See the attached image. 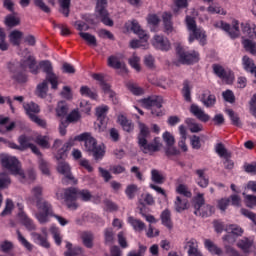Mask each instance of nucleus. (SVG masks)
<instances>
[{
  "instance_id": "nucleus-54",
  "label": "nucleus",
  "mask_w": 256,
  "mask_h": 256,
  "mask_svg": "<svg viewBox=\"0 0 256 256\" xmlns=\"http://www.w3.org/2000/svg\"><path fill=\"white\" fill-rule=\"evenodd\" d=\"M253 246V242L248 238H243L238 242V247L244 251V253H249V249Z\"/></svg>"
},
{
  "instance_id": "nucleus-22",
  "label": "nucleus",
  "mask_w": 256,
  "mask_h": 256,
  "mask_svg": "<svg viewBox=\"0 0 256 256\" xmlns=\"http://www.w3.org/2000/svg\"><path fill=\"white\" fill-rule=\"evenodd\" d=\"M215 213V208L209 204L202 206L199 210L194 211L197 217H211Z\"/></svg>"
},
{
  "instance_id": "nucleus-64",
  "label": "nucleus",
  "mask_w": 256,
  "mask_h": 256,
  "mask_svg": "<svg viewBox=\"0 0 256 256\" xmlns=\"http://www.w3.org/2000/svg\"><path fill=\"white\" fill-rule=\"evenodd\" d=\"M228 231H230L236 237H241V235H243V228L236 224H231Z\"/></svg>"
},
{
  "instance_id": "nucleus-31",
  "label": "nucleus",
  "mask_w": 256,
  "mask_h": 256,
  "mask_svg": "<svg viewBox=\"0 0 256 256\" xmlns=\"http://www.w3.org/2000/svg\"><path fill=\"white\" fill-rule=\"evenodd\" d=\"M49 91V80H44L42 83L37 85L36 95L40 99H45L47 97V92Z\"/></svg>"
},
{
  "instance_id": "nucleus-3",
  "label": "nucleus",
  "mask_w": 256,
  "mask_h": 256,
  "mask_svg": "<svg viewBox=\"0 0 256 256\" xmlns=\"http://www.w3.org/2000/svg\"><path fill=\"white\" fill-rule=\"evenodd\" d=\"M74 141H84V150L92 155L94 161L99 163L105 157V147L97 144V139L85 132L74 137Z\"/></svg>"
},
{
  "instance_id": "nucleus-27",
  "label": "nucleus",
  "mask_w": 256,
  "mask_h": 256,
  "mask_svg": "<svg viewBox=\"0 0 256 256\" xmlns=\"http://www.w3.org/2000/svg\"><path fill=\"white\" fill-rule=\"evenodd\" d=\"M118 122L126 133H131L135 129L133 122L123 115L118 116Z\"/></svg>"
},
{
  "instance_id": "nucleus-30",
  "label": "nucleus",
  "mask_w": 256,
  "mask_h": 256,
  "mask_svg": "<svg viewBox=\"0 0 256 256\" xmlns=\"http://www.w3.org/2000/svg\"><path fill=\"white\" fill-rule=\"evenodd\" d=\"M80 95L84 97H89L93 101H97L99 95L97 94V90L89 88V86H81Z\"/></svg>"
},
{
  "instance_id": "nucleus-35",
  "label": "nucleus",
  "mask_w": 256,
  "mask_h": 256,
  "mask_svg": "<svg viewBox=\"0 0 256 256\" xmlns=\"http://www.w3.org/2000/svg\"><path fill=\"white\" fill-rule=\"evenodd\" d=\"M66 249L67 251L64 252V256H78L83 255V249L81 247H74L71 242L66 243Z\"/></svg>"
},
{
  "instance_id": "nucleus-62",
  "label": "nucleus",
  "mask_w": 256,
  "mask_h": 256,
  "mask_svg": "<svg viewBox=\"0 0 256 256\" xmlns=\"http://www.w3.org/2000/svg\"><path fill=\"white\" fill-rule=\"evenodd\" d=\"M230 203H231V199L222 198V199L218 200L217 207H218V209H220V211L225 213L227 211V207H229Z\"/></svg>"
},
{
  "instance_id": "nucleus-16",
  "label": "nucleus",
  "mask_w": 256,
  "mask_h": 256,
  "mask_svg": "<svg viewBox=\"0 0 256 256\" xmlns=\"http://www.w3.org/2000/svg\"><path fill=\"white\" fill-rule=\"evenodd\" d=\"M152 45L155 47V49H159L160 51H169V49H171V43L169 40L160 35L154 36Z\"/></svg>"
},
{
  "instance_id": "nucleus-52",
  "label": "nucleus",
  "mask_w": 256,
  "mask_h": 256,
  "mask_svg": "<svg viewBox=\"0 0 256 256\" xmlns=\"http://www.w3.org/2000/svg\"><path fill=\"white\" fill-rule=\"evenodd\" d=\"M50 233H51L56 245H61L63 238H61V231L59 230V228L52 226L50 228Z\"/></svg>"
},
{
  "instance_id": "nucleus-23",
  "label": "nucleus",
  "mask_w": 256,
  "mask_h": 256,
  "mask_svg": "<svg viewBox=\"0 0 256 256\" xmlns=\"http://www.w3.org/2000/svg\"><path fill=\"white\" fill-rule=\"evenodd\" d=\"M23 108L24 111H26V115H28L29 119H31V117H35L37 113L41 112L39 105L35 104L34 102L24 103Z\"/></svg>"
},
{
  "instance_id": "nucleus-32",
  "label": "nucleus",
  "mask_w": 256,
  "mask_h": 256,
  "mask_svg": "<svg viewBox=\"0 0 256 256\" xmlns=\"http://www.w3.org/2000/svg\"><path fill=\"white\" fill-rule=\"evenodd\" d=\"M185 123L192 133H201L203 131V125L197 123L193 118H186Z\"/></svg>"
},
{
  "instance_id": "nucleus-37",
  "label": "nucleus",
  "mask_w": 256,
  "mask_h": 256,
  "mask_svg": "<svg viewBox=\"0 0 256 256\" xmlns=\"http://www.w3.org/2000/svg\"><path fill=\"white\" fill-rule=\"evenodd\" d=\"M188 204H189V200H187L186 198H182L180 196H177L176 201L174 203L175 211L177 213H181V212L185 211V209H187Z\"/></svg>"
},
{
  "instance_id": "nucleus-17",
  "label": "nucleus",
  "mask_w": 256,
  "mask_h": 256,
  "mask_svg": "<svg viewBox=\"0 0 256 256\" xmlns=\"http://www.w3.org/2000/svg\"><path fill=\"white\" fill-rule=\"evenodd\" d=\"M200 101L204 105V107H207V109H211V107H215V103H217V97H215V95L212 94L210 90H204L201 95Z\"/></svg>"
},
{
  "instance_id": "nucleus-55",
  "label": "nucleus",
  "mask_w": 256,
  "mask_h": 256,
  "mask_svg": "<svg viewBox=\"0 0 256 256\" xmlns=\"http://www.w3.org/2000/svg\"><path fill=\"white\" fill-rule=\"evenodd\" d=\"M126 87L131 91V93H133V95H143L144 93L143 88L133 82H128Z\"/></svg>"
},
{
  "instance_id": "nucleus-56",
  "label": "nucleus",
  "mask_w": 256,
  "mask_h": 256,
  "mask_svg": "<svg viewBox=\"0 0 256 256\" xmlns=\"http://www.w3.org/2000/svg\"><path fill=\"white\" fill-rule=\"evenodd\" d=\"M36 143L43 149H49L51 145H49V137L48 136H37Z\"/></svg>"
},
{
  "instance_id": "nucleus-14",
  "label": "nucleus",
  "mask_w": 256,
  "mask_h": 256,
  "mask_svg": "<svg viewBox=\"0 0 256 256\" xmlns=\"http://www.w3.org/2000/svg\"><path fill=\"white\" fill-rule=\"evenodd\" d=\"M189 111L191 115L196 117V119H198V121H201L202 123H207V121L211 119V116L205 113V110L201 109V107H199V105L197 104L190 105Z\"/></svg>"
},
{
  "instance_id": "nucleus-48",
  "label": "nucleus",
  "mask_w": 256,
  "mask_h": 256,
  "mask_svg": "<svg viewBox=\"0 0 256 256\" xmlns=\"http://www.w3.org/2000/svg\"><path fill=\"white\" fill-rule=\"evenodd\" d=\"M4 24L6 25V27L12 29V27H17V25H21V19L13 15H8L4 20Z\"/></svg>"
},
{
  "instance_id": "nucleus-50",
  "label": "nucleus",
  "mask_w": 256,
  "mask_h": 256,
  "mask_svg": "<svg viewBox=\"0 0 256 256\" xmlns=\"http://www.w3.org/2000/svg\"><path fill=\"white\" fill-rule=\"evenodd\" d=\"M93 239V233L91 232H84L82 234V241L85 247H87L88 249H91V247H93Z\"/></svg>"
},
{
  "instance_id": "nucleus-58",
  "label": "nucleus",
  "mask_w": 256,
  "mask_h": 256,
  "mask_svg": "<svg viewBox=\"0 0 256 256\" xmlns=\"http://www.w3.org/2000/svg\"><path fill=\"white\" fill-rule=\"evenodd\" d=\"M166 157H177V155H181V151L177 149L175 146H166L165 149Z\"/></svg>"
},
{
  "instance_id": "nucleus-45",
  "label": "nucleus",
  "mask_w": 256,
  "mask_h": 256,
  "mask_svg": "<svg viewBox=\"0 0 256 256\" xmlns=\"http://www.w3.org/2000/svg\"><path fill=\"white\" fill-rule=\"evenodd\" d=\"M67 113H69V106H67V102L65 101L58 102L56 107V115L58 117H65Z\"/></svg>"
},
{
  "instance_id": "nucleus-15",
  "label": "nucleus",
  "mask_w": 256,
  "mask_h": 256,
  "mask_svg": "<svg viewBox=\"0 0 256 256\" xmlns=\"http://www.w3.org/2000/svg\"><path fill=\"white\" fill-rule=\"evenodd\" d=\"M20 212L18 213V217L20 218V221L26 227L28 231H35L37 229V226H35V223H33V220L31 218L27 217V214L23 211V204L18 203L17 204Z\"/></svg>"
},
{
  "instance_id": "nucleus-42",
  "label": "nucleus",
  "mask_w": 256,
  "mask_h": 256,
  "mask_svg": "<svg viewBox=\"0 0 256 256\" xmlns=\"http://www.w3.org/2000/svg\"><path fill=\"white\" fill-rule=\"evenodd\" d=\"M242 45L248 53H251V55L256 56V42L250 39H244L242 41Z\"/></svg>"
},
{
  "instance_id": "nucleus-20",
  "label": "nucleus",
  "mask_w": 256,
  "mask_h": 256,
  "mask_svg": "<svg viewBox=\"0 0 256 256\" xmlns=\"http://www.w3.org/2000/svg\"><path fill=\"white\" fill-rule=\"evenodd\" d=\"M31 237L36 243V245H39L40 247H43L44 249H51V243H49V237L43 236L40 233L32 232Z\"/></svg>"
},
{
  "instance_id": "nucleus-46",
  "label": "nucleus",
  "mask_w": 256,
  "mask_h": 256,
  "mask_svg": "<svg viewBox=\"0 0 256 256\" xmlns=\"http://www.w3.org/2000/svg\"><path fill=\"white\" fill-rule=\"evenodd\" d=\"M195 211H199L202 207H205V195L203 193H198L193 200Z\"/></svg>"
},
{
  "instance_id": "nucleus-49",
  "label": "nucleus",
  "mask_w": 256,
  "mask_h": 256,
  "mask_svg": "<svg viewBox=\"0 0 256 256\" xmlns=\"http://www.w3.org/2000/svg\"><path fill=\"white\" fill-rule=\"evenodd\" d=\"M129 223L132 225L134 231L141 232L145 229V223L139 219H135L133 217L129 218Z\"/></svg>"
},
{
  "instance_id": "nucleus-57",
  "label": "nucleus",
  "mask_w": 256,
  "mask_h": 256,
  "mask_svg": "<svg viewBox=\"0 0 256 256\" xmlns=\"http://www.w3.org/2000/svg\"><path fill=\"white\" fill-rule=\"evenodd\" d=\"M18 241L21 242V245L27 249V251H33V244H30L29 241L21 234V231L17 230Z\"/></svg>"
},
{
  "instance_id": "nucleus-33",
  "label": "nucleus",
  "mask_w": 256,
  "mask_h": 256,
  "mask_svg": "<svg viewBox=\"0 0 256 256\" xmlns=\"http://www.w3.org/2000/svg\"><path fill=\"white\" fill-rule=\"evenodd\" d=\"M205 247L211 255L223 256V250L215 245L213 241L205 240Z\"/></svg>"
},
{
  "instance_id": "nucleus-41",
  "label": "nucleus",
  "mask_w": 256,
  "mask_h": 256,
  "mask_svg": "<svg viewBox=\"0 0 256 256\" xmlns=\"http://www.w3.org/2000/svg\"><path fill=\"white\" fill-rule=\"evenodd\" d=\"M226 113L232 122V125L235 127H242L243 123H241V118H239V114L235 113L232 109H227Z\"/></svg>"
},
{
  "instance_id": "nucleus-44",
  "label": "nucleus",
  "mask_w": 256,
  "mask_h": 256,
  "mask_svg": "<svg viewBox=\"0 0 256 256\" xmlns=\"http://www.w3.org/2000/svg\"><path fill=\"white\" fill-rule=\"evenodd\" d=\"M38 167L43 175H51L50 164L47 160L43 159V157H39L38 159Z\"/></svg>"
},
{
  "instance_id": "nucleus-25",
  "label": "nucleus",
  "mask_w": 256,
  "mask_h": 256,
  "mask_svg": "<svg viewBox=\"0 0 256 256\" xmlns=\"http://www.w3.org/2000/svg\"><path fill=\"white\" fill-rule=\"evenodd\" d=\"M8 38H9L10 43L14 47H19V45H21V39H23V32H21L19 30H13L8 35Z\"/></svg>"
},
{
  "instance_id": "nucleus-19",
  "label": "nucleus",
  "mask_w": 256,
  "mask_h": 256,
  "mask_svg": "<svg viewBox=\"0 0 256 256\" xmlns=\"http://www.w3.org/2000/svg\"><path fill=\"white\" fill-rule=\"evenodd\" d=\"M221 27H222L223 31L228 33V35L231 39H237V37H239V35H240L239 22H237V21L234 22L232 27L228 23L222 22Z\"/></svg>"
},
{
  "instance_id": "nucleus-29",
  "label": "nucleus",
  "mask_w": 256,
  "mask_h": 256,
  "mask_svg": "<svg viewBox=\"0 0 256 256\" xmlns=\"http://www.w3.org/2000/svg\"><path fill=\"white\" fill-rule=\"evenodd\" d=\"M242 33L246 35V37H250L251 39H256V25L255 24H241Z\"/></svg>"
},
{
  "instance_id": "nucleus-9",
  "label": "nucleus",
  "mask_w": 256,
  "mask_h": 256,
  "mask_svg": "<svg viewBox=\"0 0 256 256\" xmlns=\"http://www.w3.org/2000/svg\"><path fill=\"white\" fill-rule=\"evenodd\" d=\"M57 199H64L66 203V207L70 209V211H76L78 209L79 204H77V199H79V190L75 187H70L64 189V195L56 193Z\"/></svg>"
},
{
  "instance_id": "nucleus-39",
  "label": "nucleus",
  "mask_w": 256,
  "mask_h": 256,
  "mask_svg": "<svg viewBox=\"0 0 256 256\" xmlns=\"http://www.w3.org/2000/svg\"><path fill=\"white\" fill-rule=\"evenodd\" d=\"M79 35L81 39H83L84 41H86V43H88V45L92 47H97V38L95 37V35L89 32H79Z\"/></svg>"
},
{
  "instance_id": "nucleus-36",
  "label": "nucleus",
  "mask_w": 256,
  "mask_h": 256,
  "mask_svg": "<svg viewBox=\"0 0 256 256\" xmlns=\"http://www.w3.org/2000/svg\"><path fill=\"white\" fill-rule=\"evenodd\" d=\"M212 67H213V72L220 79H231V73H227V71H225V68H223V66L214 64Z\"/></svg>"
},
{
  "instance_id": "nucleus-18",
  "label": "nucleus",
  "mask_w": 256,
  "mask_h": 256,
  "mask_svg": "<svg viewBox=\"0 0 256 256\" xmlns=\"http://www.w3.org/2000/svg\"><path fill=\"white\" fill-rule=\"evenodd\" d=\"M109 111V106L104 105L96 108V117L99 122V127H107V112Z\"/></svg>"
},
{
  "instance_id": "nucleus-53",
  "label": "nucleus",
  "mask_w": 256,
  "mask_h": 256,
  "mask_svg": "<svg viewBox=\"0 0 256 256\" xmlns=\"http://www.w3.org/2000/svg\"><path fill=\"white\" fill-rule=\"evenodd\" d=\"M215 151L219 155V157H223L224 159L226 157H231V152L227 151V148H225V145H223V143H218L216 145Z\"/></svg>"
},
{
  "instance_id": "nucleus-4",
  "label": "nucleus",
  "mask_w": 256,
  "mask_h": 256,
  "mask_svg": "<svg viewBox=\"0 0 256 256\" xmlns=\"http://www.w3.org/2000/svg\"><path fill=\"white\" fill-rule=\"evenodd\" d=\"M36 207L38 212L35 213V217L38 223H40V225L49 223V217H53L55 214L53 212V205H51L50 202L44 198H38L36 201Z\"/></svg>"
},
{
  "instance_id": "nucleus-5",
  "label": "nucleus",
  "mask_w": 256,
  "mask_h": 256,
  "mask_svg": "<svg viewBox=\"0 0 256 256\" xmlns=\"http://www.w3.org/2000/svg\"><path fill=\"white\" fill-rule=\"evenodd\" d=\"M0 164L4 169L10 171L12 175H19L22 179H25V173L21 169V162H19L17 157L1 154Z\"/></svg>"
},
{
  "instance_id": "nucleus-28",
  "label": "nucleus",
  "mask_w": 256,
  "mask_h": 256,
  "mask_svg": "<svg viewBox=\"0 0 256 256\" xmlns=\"http://www.w3.org/2000/svg\"><path fill=\"white\" fill-rule=\"evenodd\" d=\"M160 219L164 227H167V229L170 230L173 229V221L171 220V211L169 209H165L164 211H162Z\"/></svg>"
},
{
  "instance_id": "nucleus-21",
  "label": "nucleus",
  "mask_w": 256,
  "mask_h": 256,
  "mask_svg": "<svg viewBox=\"0 0 256 256\" xmlns=\"http://www.w3.org/2000/svg\"><path fill=\"white\" fill-rule=\"evenodd\" d=\"M162 21L164 26V33H166V35H171V32L174 31L173 15L169 12H164L162 14Z\"/></svg>"
},
{
  "instance_id": "nucleus-24",
  "label": "nucleus",
  "mask_w": 256,
  "mask_h": 256,
  "mask_svg": "<svg viewBox=\"0 0 256 256\" xmlns=\"http://www.w3.org/2000/svg\"><path fill=\"white\" fill-rule=\"evenodd\" d=\"M73 145H75V139H70L68 142H66L56 154L57 161H60V159H65V157H67V151H69Z\"/></svg>"
},
{
  "instance_id": "nucleus-2",
  "label": "nucleus",
  "mask_w": 256,
  "mask_h": 256,
  "mask_svg": "<svg viewBox=\"0 0 256 256\" xmlns=\"http://www.w3.org/2000/svg\"><path fill=\"white\" fill-rule=\"evenodd\" d=\"M138 129L139 133L137 135L138 140V146L141 149L142 152L145 154L147 153H157L161 149V138L155 137L153 139V142H150L147 140L149 139L151 135V130L149 129V126H147L143 122H138Z\"/></svg>"
},
{
  "instance_id": "nucleus-1",
  "label": "nucleus",
  "mask_w": 256,
  "mask_h": 256,
  "mask_svg": "<svg viewBox=\"0 0 256 256\" xmlns=\"http://www.w3.org/2000/svg\"><path fill=\"white\" fill-rule=\"evenodd\" d=\"M27 67L30 69V73H32V75H39L37 60L31 55L20 62L8 64V69L12 74V79L17 83H27V74L25 73V71H27Z\"/></svg>"
},
{
  "instance_id": "nucleus-59",
  "label": "nucleus",
  "mask_w": 256,
  "mask_h": 256,
  "mask_svg": "<svg viewBox=\"0 0 256 256\" xmlns=\"http://www.w3.org/2000/svg\"><path fill=\"white\" fill-rule=\"evenodd\" d=\"M137 191H139V188L137 187V185L132 184L126 187L125 193L128 199H135V193H137Z\"/></svg>"
},
{
  "instance_id": "nucleus-34",
  "label": "nucleus",
  "mask_w": 256,
  "mask_h": 256,
  "mask_svg": "<svg viewBox=\"0 0 256 256\" xmlns=\"http://www.w3.org/2000/svg\"><path fill=\"white\" fill-rule=\"evenodd\" d=\"M179 133L181 137L180 141L178 142V147H180L182 151L187 152V144L185 143V141H187V130L185 129V126H179Z\"/></svg>"
},
{
  "instance_id": "nucleus-61",
  "label": "nucleus",
  "mask_w": 256,
  "mask_h": 256,
  "mask_svg": "<svg viewBox=\"0 0 256 256\" xmlns=\"http://www.w3.org/2000/svg\"><path fill=\"white\" fill-rule=\"evenodd\" d=\"M81 119V114L79 110H73L65 119L68 123H77Z\"/></svg>"
},
{
  "instance_id": "nucleus-12",
  "label": "nucleus",
  "mask_w": 256,
  "mask_h": 256,
  "mask_svg": "<svg viewBox=\"0 0 256 256\" xmlns=\"http://www.w3.org/2000/svg\"><path fill=\"white\" fill-rule=\"evenodd\" d=\"M96 17L107 27H113L114 22L109 18L107 11V0H97L95 8Z\"/></svg>"
},
{
  "instance_id": "nucleus-60",
  "label": "nucleus",
  "mask_w": 256,
  "mask_h": 256,
  "mask_svg": "<svg viewBox=\"0 0 256 256\" xmlns=\"http://www.w3.org/2000/svg\"><path fill=\"white\" fill-rule=\"evenodd\" d=\"M240 213L247 219H250V221H252V223H254V225L256 226V213L255 212H251L248 209L242 208L240 210Z\"/></svg>"
},
{
  "instance_id": "nucleus-7",
  "label": "nucleus",
  "mask_w": 256,
  "mask_h": 256,
  "mask_svg": "<svg viewBox=\"0 0 256 256\" xmlns=\"http://www.w3.org/2000/svg\"><path fill=\"white\" fill-rule=\"evenodd\" d=\"M130 29L131 31H133V33H135V35H138L140 39V40H132L130 42V47L132 49H139V47H144V49H147V46H148L147 41H149V36L147 32H145V30L141 28V25H139V22H137V20L132 21Z\"/></svg>"
},
{
  "instance_id": "nucleus-10",
  "label": "nucleus",
  "mask_w": 256,
  "mask_h": 256,
  "mask_svg": "<svg viewBox=\"0 0 256 256\" xmlns=\"http://www.w3.org/2000/svg\"><path fill=\"white\" fill-rule=\"evenodd\" d=\"M39 67L45 73V80L50 83L52 89H57L59 87V76L53 72V63L49 60H42L39 62Z\"/></svg>"
},
{
  "instance_id": "nucleus-51",
  "label": "nucleus",
  "mask_w": 256,
  "mask_h": 256,
  "mask_svg": "<svg viewBox=\"0 0 256 256\" xmlns=\"http://www.w3.org/2000/svg\"><path fill=\"white\" fill-rule=\"evenodd\" d=\"M182 95L188 103H191V87H189L188 80L183 82Z\"/></svg>"
},
{
  "instance_id": "nucleus-47",
  "label": "nucleus",
  "mask_w": 256,
  "mask_h": 256,
  "mask_svg": "<svg viewBox=\"0 0 256 256\" xmlns=\"http://www.w3.org/2000/svg\"><path fill=\"white\" fill-rule=\"evenodd\" d=\"M151 180L157 185H163V183H165V177H163V174H161L157 169L151 170Z\"/></svg>"
},
{
  "instance_id": "nucleus-13",
  "label": "nucleus",
  "mask_w": 256,
  "mask_h": 256,
  "mask_svg": "<svg viewBox=\"0 0 256 256\" xmlns=\"http://www.w3.org/2000/svg\"><path fill=\"white\" fill-rule=\"evenodd\" d=\"M57 171L60 175L64 176L62 178V183L64 185H77V179H75V176L71 173V166H69V163L60 161L57 166Z\"/></svg>"
},
{
  "instance_id": "nucleus-63",
  "label": "nucleus",
  "mask_w": 256,
  "mask_h": 256,
  "mask_svg": "<svg viewBox=\"0 0 256 256\" xmlns=\"http://www.w3.org/2000/svg\"><path fill=\"white\" fill-rule=\"evenodd\" d=\"M162 138L166 143V147L175 145V137H173L168 131L163 133Z\"/></svg>"
},
{
  "instance_id": "nucleus-43",
  "label": "nucleus",
  "mask_w": 256,
  "mask_h": 256,
  "mask_svg": "<svg viewBox=\"0 0 256 256\" xmlns=\"http://www.w3.org/2000/svg\"><path fill=\"white\" fill-rule=\"evenodd\" d=\"M104 243L105 245H113L115 243V232L113 228H106L104 230Z\"/></svg>"
},
{
  "instance_id": "nucleus-40",
  "label": "nucleus",
  "mask_w": 256,
  "mask_h": 256,
  "mask_svg": "<svg viewBox=\"0 0 256 256\" xmlns=\"http://www.w3.org/2000/svg\"><path fill=\"white\" fill-rule=\"evenodd\" d=\"M60 5V13L65 17H69V13H71V0H58Z\"/></svg>"
},
{
  "instance_id": "nucleus-38",
  "label": "nucleus",
  "mask_w": 256,
  "mask_h": 256,
  "mask_svg": "<svg viewBox=\"0 0 256 256\" xmlns=\"http://www.w3.org/2000/svg\"><path fill=\"white\" fill-rule=\"evenodd\" d=\"M44 1L45 0H33V3L35 7L40 9V11H43L44 13H51V8H49ZM48 3H50V5H55V0H48Z\"/></svg>"
},
{
  "instance_id": "nucleus-11",
  "label": "nucleus",
  "mask_w": 256,
  "mask_h": 256,
  "mask_svg": "<svg viewBox=\"0 0 256 256\" xmlns=\"http://www.w3.org/2000/svg\"><path fill=\"white\" fill-rule=\"evenodd\" d=\"M176 55L178 57V63H181L182 65H193V63L199 62L198 52H188L183 49L180 44L176 46Z\"/></svg>"
},
{
  "instance_id": "nucleus-26",
  "label": "nucleus",
  "mask_w": 256,
  "mask_h": 256,
  "mask_svg": "<svg viewBox=\"0 0 256 256\" xmlns=\"http://www.w3.org/2000/svg\"><path fill=\"white\" fill-rule=\"evenodd\" d=\"M108 65L109 67H112L113 69H122L125 73H127V65L125 63L119 61V58L115 56H110L108 58Z\"/></svg>"
},
{
  "instance_id": "nucleus-8",
  "label": "nucleus",
  "mask_w": 256,
  "mask_h": 256,
  "mask_svg": "<svg viewBox=\"0 0 256 256\" xmlns=\"http://www.w3.org/2000/svg\"><path fill=\"white\" fill-rule=\"evenodd\" d=\"M140 103L144 109H151V113L155 117H163V110H161L163 107V98L161 96H149L140 100Z\"/></svg>"
},
{
  "instance_id": "nucleus-6",
  "label": "nucleus",
  "mask_w": 256,
  "mask_h": 256,
  "mask_svg": "<svg viewBox=\"0 0 256 256\" xmlns=\"http://www.w3.org/2000/svg\"><path fill=\"white\" fill-rule=\"evenodd\" d=\"M186 23L188 30L190 32L189 43H193L195 39L199 41L200 45H206L207 43V35H205V31L201 30V28H197V23L193 17L187 16Z\"/></svg>"
}]
</instances>
